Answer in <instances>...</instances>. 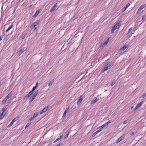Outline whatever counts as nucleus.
I'll return each instance as SVG.
<instances>
[{"label": "nucleus", "instance_id": "nucleus-29", "mask_svg": "<svg viewBox=\"0 0 146 146\" xmlns=\"http://www.w3.org/2000/svg\"><path fill=\"white\" fill-rule=\"evenodd\" d=\"M38 113H35L34 114L33 116V118H35V117L37 115Z\"/></svg>", "mask_w": 146, "mask_h": 146}, {"label": "nucleus", "instance_id": "nucleus-6", "mask_svg": "<svg viewBox=\"0 0 146 146\" xmlns=\"http://www.w3.org/2000/svg\"><path fill=\"white\" fill-rule=\"evenodd\" d=\"M48 106H45L40 112V114H42L43 113H44L46 112L48 109Z\"/></svg>", "mask_w": 146, "mask_h": 146}, {"label": "nucleus", "instance_id": "nucleus-22", "mask_svg": "<svg viewBox=\"0 0 146 146\" xmlns=\"http://www.w3.org/2000/svg\"><path fill=\"white\" fill-rule=\"evenodd\" d=\"M12 95V93L11 92L9 93L6 97L8 99Z\"/></svg>", "mask_w": 146, "mask_h": 146}, {"label": "nucleus", "instance_id": "nucleus-15", "mask_svg": "<svg viewBox=\"0 0 146 146\" xmlns=\"http://www.w3.org/2000/svg\"><path fill=\"white\" fill-rule=\"evenodd\" d=\"M13 27V25H12V24L8 28V29H6V31H5V32L6 33H7L9 31V30L11 29H12Z\"/></svg>", "mask_w": 146, "mask_h": 146}, {"label": "nucleus", "instance_id": "nucleus-43", "mask_svg": "<svg viewBox=\"0 0 146 146\" xmlns=\"http://www.w3.org/2000/svg\"><path fill=\"white\" fill-rule=\"evenodd\" d=\"M138 108L137 107V106L135 107V108L134 109V110H137V109H138Z\"/></svg>", "mask_w": 146, "mask_h": 146}, {"label": "nucleus", "instance_id": "nucleus-10", "mask_svg": "<svg viewBox=\"0 0 146 146\" xmlns=\"http://www.w3.org/2000/svg\"><path fill=\"white\" fill-rule=\"evenodd\" d=\"M130 5V3L127 4L123 8L121 12L123 13L126 10V9Z\"/></svg>", "mask_w": 146, "mask_h": 146}, {"label": "nucleus", "instance_id": "nucleus-46", "mask_svg": "<svg viewBox=\"0 0 146 146\" xmlns=\"http://www.w3.org/2000/svg\"><path fill=\"white\" fill-rule=\"evenodd\" d=\"M4 99V100H5L7 102V100L8 99V98H7L5 97Z\"/></svg>", "mask_w": 146, "mask_h": 146}, {"label": "nucleus", "instance_id": "nucleus-30", "mask_svg": "<svg viewBox=\"0 0 146 146\" xmlns=\"http://www.w3.org/2000/svg\"><path fill=\"white\" fill-rule=\"evenodd\" d=\"M6 102V101L5 100L3 99L2 102V104L3 105Z\"/></svg>", "mask_w": 146, "mask_h": 146}, {"label": "nucleus", "instance_id": "nucleus-47", "mask_svg": "<svg viewBox=\"0 0 146 146\" xmlns=\"http://www.w3.org/2000/svg\"><path fill=\"white\" fill-rule=\"evenodd\" d=\"M38 82H36V85H35V86H36V87H37V86H38Z\"/></svg>", "mask_w": 146, "mask_h": 146}, {"label": "nucleus", "instance_id": "nucleus-23", "mask_svg": "<svg viewBox=\"0 0 146 146\" xmlns=\"http://www.w3.org/2000/svg\"><path fill=\"white\" fill-rule=\"evenodd\" d=\"M54 82V79H53V80H51V81H50L48 84V86H51V85H52V84Z\"/></svg>", "mask_w": 146, "mask_h": 146}, {"label": "nucleus", "instance_id": "nucleus-38", "mask_svg": "<svg viewBox=\"0 0 146 146\" xmlns=\"http://www.w3.org/2000/svg\"><path fill=\"white\" fill-rule=\"evenodd\" d=\"M68 133L65 136H64V139H66V138H67L68 137Z\"/></svg>", "mask_w": 146, "mask_h": 146}, {"label": "nucleus", "instance_id": "nucleus-42", "mask_svg": "<svg viewBox=\"0 0 146 146\" xmlns=\"http://www.w3.org/2000/svg\"><path fill=\"white\" fill-rule=\"evenodd\" d=\"M115 82H112L111 84V86H113L115 84Z\"/></svg>", "mask_w": 146, "mask_h": 146}, {"label": "nucleus", "instance_id": "nucleus-45", "mask_svg": "<svg viewBox=\"0 0 146 146\" xmlns=\"http://www.w3.org/2000/svg\"><path fill=\"white\" fill-rule=\"evenodd\" d=\"M134 134H135V133H134V132H132V133H131V136H132V135H134Z\"/></svg>", "mask_w": 146, "mask_h": 146}, {"label": "nucleus", "instance_id": "nucleus-12", "mask_svg": "<svg viewBox=\"0 0 146 146\" xmlns=\"http://www.w3.org/2000/svg\"><path fill=\"white\" fill-rule=\"evenodd\" d=\"M128 47V45H125L123 46L122 48H121L120 50L119 51L121 52V51H124L126 48H127Z\"/></svg>", "mask_w": 146, "mask_h": 146}, {"label": "nucleus", "instance_id": "nucleus-41", "mask_svg": "<svg viewBox=\"0 0 146 146\" xmlns=\"http://www.w3.org/2000/svg\"><path fill=\"white\" fill-rule=\"evenodd\" d=\"M30 124H29V123H28L27 125H26V126L25 127V128H26L27 127H28L30 125Z\"/></svg>", "mask_w": 146, "mask_h": 146}, {"label": "nucleus", "instance_id": "nucleus-4", "mask_svg": "<svg viewBox=\"0 0 146 146\" xmlns=\"http://www.w3.org/2000/svg\"><path fill=\"white\" fill-rule=\"evenodd\" d=\"M146 7V4H144L142 5L139 8L137 12V13L138 14L144 8Z\"/></svg>", "mask_w": 146, "mask_h": 146}, {"label": "nucleus", "instance_id": "nucleus-7", "mask_svg": "<svg viewBox=\"0 0 146 146\" xmlns=\"http://www.w3.org/2000/svg\"><path fill=\"white\" fill-rule=\"evenodd\" d=\"M18 119V118L17 117H16L8 125V127H10L13 125L14 122L17 121Z\"/></svg>", "mask_w": 146, "mask_h": 146}, {"label": "nucleus", "instance_id": "nucleus-27", "mask_svg": "<svg viewBox=\"0 0 146 146\" xmlns=\"http://www.w3.org/2000/svg\"><path fill=\"white\" fill-rule=\"evenodd\" d=\"M39 13V10H37L36 11V12L35 13V16H37Z\"/></svg>", "mask_w": 146, "mask_h": 146}, {"label": "nucleus", "instance_id": "nucleus-3", "mask_svg": "<svg viewBox=\"0 0 146 146\" xmlns=\"http://www.w3.org/2000/svg\"><path fill=\"white\" fill-rule=\"evenodd\" d=\"M2 113L0 115V120L2 119L6 114V113H5L4 112L5 111V108H3L2 109Z\"/></svg>", "mask_w": 146, "mask_h": 146}, {"label": "nucleus", "instance_id": "nucleus-19", "mask_svg": "<svg viewBox=\"0 0 146 146\" xmlns=\"http://www.w3.org/2000/svg\"><path fill=\"white\" fill-rule=\"evenodd\" d=\"M143 102H141L140 103H139V104H138L137 105V107L139 108L140 106H141L143 104Z\"/></svg>", "mask_w": 146, "mask_h": 146}, {"label": "nucleus", "instance_id": "nucleus-48", "mask_svg": "<svg viewBox=\"0 0 146 146\" xmlns=\"http://www.w3.org/2000/svg\"><path fill=\"white\" fill-rule=\"evenodd\" d=\"M25 37L24 36H22L21 37V38L22 39H24Z\"/></svg>", "mask_w": 146, "mask_h": 146}, {"label": "nucleus", "instance_id": "nucleus-28", "mask_svg": "<svg viewBox=\"0 0 146 146\" xmlns=\"http://www.w3.org/2000/svg\"><path fill=\"white\" fill-rule=\"evenodd\" d=\"M30 97V95L28 94H27L26 95L24 98H23V100H24V99L25 98L26 99H28Z\"/></svg>", "mask_w": 146, "mask_h": 146}, {"label": "nucleus", "instance_id": "nucleus-34", "mask_svg": "<svg viewBox=\"0 0 146 146\" xmlns=\"http://www.w3.org/2000/svg\"><path fill=\"white\" fill-rule=\"evenodd\" d=\"M36 86H35L34 87H33V88L32 89V90H31V91L33 92L34 90H35V89H36Z\"/></svg>", "mask_w": 146, "mask_h": 146}, {"label": "nucleus", "instance_id": "nucleus-33", "mask_svg": "<svg viewBox=\"0 0 146 146\" xmlns=\"http://www.w3.org/2000/svg\"><path fill=\"white\" fill-rule=\"evenodd\" d=\"M111 121L110 120L108 121L107 123H106L107 125L111 123Z\"/></svg>", "mask_w": 146, "mask_h": 146}, {"label": "nucleus", "instance_id": "nucleus-31", "mask_svg": "<svg viewBox=\"0 0 146 146\" xmlns=\"http://www.w3.org/2000/svg\"><path fill=\"white\" fill-rule=\"evenodd\" d=\"M132 27H131V28H130L128 30V32L127 33V34H128L129 33L131 32V31H132Z\"/></svg>", "mask_w": 146, "mask_h": 146}, {"label": "nucleus", "instance_id": "nucleus-13", "mask_svg": "<svg viewBox=\"0 0 146 146\" xmlns=\"http://www.w3.org/2000/svg\"><path fill=\"white\" fill-rule=\"evenodd\" d=\"M124 138V137L123 136H121L119 138L116 142L117 143H118L121 141H122Z\"/></svg>", "mask_w": 146, "mask_h": 146}, {"label": "nucleus", "instance_id": "nucleus-18", "mask_svg": "<svg viewBox=\"0 0 146 146\" xmlns=\"http://www.w3.org/2000/svg\"><path fill=\"white\" fill-rule=\"evenodd\" d=\"M68 109H69V108L68 107V108H67L66 109V110H65V111H64V113H63V117H64V116L65 115L66 113L67 112H68Z\"/></svg>", "mask_w": 146, "mask_h": 146}, {"label": "nucleus", "instance_id": "nucleus-1", "mask_svg": "<svg viewBox=\"0 0 146 146\" xmlns=\"http://www.w3.org/2000/svg\"><path fill=\"white\" fill-rule=\"evenodd\" d=\"M120 22H119L117 23L114 25L113 27H112L111 30V33H113L114 32V31L119 26Z\"/></svg>", "mask_w": 146, "mask_h": 146}, {"label": "nucleus", "instance_id": "nucleus-20", "mask_svg": "<svg viewBox=\"0 0 146 146\" xmlns=\"http://www.w3.org/2000/svg\"><path fill=\"white\" fill-rule=\"evenodd\" d=\"M106 125H107L105 123H104V124H103L102 125H101V126H100V127H99L98 128H100V129H102V128H103L104 127H105V126H106Z\"/></svg>", "mask_w": 146, "mask_h": 146}, {"label": "nucleus", "instance_id": "nucleus-37", "mask_svg": "<svg viewBox=\"0 0 146 146\" xmlns=\"http://www.w3.org/2000/svg\"><path fill=\"white\" fill-rule=\"evenodd\" d=\"M127 120H126L123 122V123L124 124H126L127 123Z\"/></svg>", "mask_w": 146, "mask_h": 146}, {"label": "nucleus", "instance_id": "nucleus-36", "mask_svg": "<svg viewBox=\"0 0 146 146\" xmlns=\"http://www.w3.org/2000/svg\"><path fill=\"white\" fill-rule=\"evenodd\" d=\"M145 97H146V92L142 96V98H144Z\"/></svg>", "mask_w": 146, "mask_h": 146}, {"label": "nucleus", "instance_id": "nucleus-16", "mask_svg": "<svg viewBox=\"0 0 146 146\" xmlns=\"http://www.w3.org/2000/svg\"><path fill=\"white\" fill-rule=\"evenodd\" d=\"M35 97L34 96H32L30 97L29 99V103H31L34 100V99L35 98Z\"/></svg>", "mask_w": 146, "mask_h": 146}, {"label": "nucleus", "instance_id": "nucleus-25", "mask_svg": "<svg viewBox=\"0 0 146 146\" xmlns=\"http://www.w3.org/2000/svg\"><path fill=\"white\" fill-rule=\"evenodd\" d=\"M109 38H108L106 41L104 43V45H106L109 42Z\"/></svg>", "mask_w": 146, "mask_h": 146}, {"label": "nucleus", "instance_id": "nucleus-50", "mask_svg": "<svg viewBox=\"0 0 146 146\" xmlns=\"http://www.w3.org/2000/svg\"><path fill=\"white\" fill-rule=\"evenodd\" d=\"M133 108V107H131V108Z\"/></svg>", "mask_w": 146, "mask_h": 146}, {"label": "nucleus", "instance_id": "nucleus-39", "mask_svg": "<svg viewBox=\"0 0 146 146\" xmlns=\"http://www.w3.org/2000/svg\"><path fill=\"white\" fill-rule=\"evenodd\" d=\"M104 45H104V43L101 44V45H100V47H103V46Z\"/></svg>", "mask_w": 146, "mask_h": 146}, {"label": "nucleus", "instance_id": "nucleus-2", "mask_svg": "<svg viewBox=\"0 0 146 146\" xmlns=\"http://www.w3.org/2000/svg\"><path fill=\"white\" fill-rule=\"evenodd\" d=\"M27 48L25 47H23L20 49L19 51H18L17 54L18 55H20L22 53L25 51Z\"/></svg>", "mask_w": 146, "mask_h": 146}, {"label": "nucleus", "instance_id": "nucleus-32", "mask_svg": "<svg viewBox=\"0 0 146 146\" xmlns=\"http://www.w3.org/2000/svg\"><path fill=\"white\" fill-rule=\"evenodd\" d=\"M33 93V92L32 91H30L28 93V94L29 95H30H30H32V94Z\"/></svg>", "mask_w": 146, "mask_h": 146}, {"label": "nucleus", "instance_id": "nucleus-24", "mask_svg": "<svg viewBox=\"0 0 146 146\" xmlns=\"http://www.w3.org/2000/svg\"><path fill=\"white\" fill-rule=\"evenodd\" d=\"M111 65V63L110 62H109L106 65H105V66L107 67H108L109 68H110V66Z\"/></svg>", "mask_w": 146, "mask_h": 146}, {"label": "nucleus", "instance_id": "nucleus-17", "mask_svg": "<svg viewBox=\"0 0 146 146\" xmlns=\"http://www.w3.org/2000/svg\"><path fill=\"white\" fill-rule=\"evenodd\" d=\"M109 68H108V67H107V66H105L104 68H103L101 72H103L104 71L107 70Z\"/></svg>", "mask_w": 146, "mask_h": 146}, {"label": "nucleus", "instance_id": "nucleus-5", "mask_svg": "<svg viewBox=\"0 0 146 146\" xmlns=\"http://www.w3.org/2000/svg\"><path fill=\"white\" fill-rule=\"evenodd\" d=\"M84 98V96L83 95H81L79 98L77 102V104L78 105L83 100Z\"/></svg>", "mask_w": 146, "mask_h": 146}, {"label": "nucleus", "instance_id": "nucleus-44", "mask_svg": "<svg viewBox=\"0 0 146 146\" xmlns=\"http://www.w3.org/2000/svg\"><path fill=\"white\" fill-rule=\"evenodd\" d=\"M61 145V144H60V143L56 145L55 146H60Z\"/></svg>", "mask_w": 146, "mask_h": 146}, {"label": "nucleus", "instance_id": "nucleus-49", "mask_svg": "<svg viewBox=\"0 0 146 146\" xmlns=\"http://www.w3.org/2000/svg\"><path fill=\"white\" fill-rule=\"evenodd\" d=\"M62 136H60V137L58 138L60 139H61L62 138Z\"/></svg>", "mask_w": 146, "mask_h": 146}, {"label": "nucleus", "instance_id": "nucleus-11", "mask_svg": "<svg viewBox=\"0 0 146 146\" xmlns=\"http://www.w3.org/2000/svg\"><path fill=\"white\" fill-rule=\"evenodd\" d=\"M102 130V129H100L99 128V129L98 130H97L96 131L94 132L93 134L92 135V137H94V136H95L99 132H100Z\"/></svg>", "mask_w": 146, "mask_h": 146}, {"label": "nucleus", "instance_id": "nucleus-26", "mask_svg": "<svg viewBox=\"0 0 146 146\" xmlns=\"http://www.w3.org/2000/svg\"><path fill=\"white\" fill-rule=\"evenodd\" d=\"M146 19V15H145L143 16L142 18V20L144 21L145 19Z\"/></svg>", "mask_w": 146, "mask_h": 146}, {"label": "nucleus", "instance_id": "nucleus-35", "mask_svg": "<svg viewBox=\"0 0 146 146\" xmlns=\"http://www.w3.org/2000/svg\"><path fill=\"white\" fill-rule=\"evenodd\" d=\"M34 118L33 117H31L29 119V121H31L32 120H33V119Z\"/></svg>", "mask_w": 146, "mask_h": 146}, {"label": "nucleus", "instance_id": "nucleus-9", "mask_svg": "<svg viewBox=\"0 0 146 146\" xmlns=\"http://www.w3.org/2000/svg\"><path fill=\"white\" fill-rule=\"evenodd\" d=\"M39 21L38 20H37L36 21L34 22L31 25V27L32 28H34L37 25L39 24Z\"/></svg>", "mask_w": 146, "mask_h": 146}, {"label": "nucleus", "instance_id": "nucleus-40", "mask_svg": "<svg viewBox=\"0 0 146 146\" xmlns=\"http://www.w3.org/2000/svg\"><path fill=\"white\" fill-rule=\"evenodd\" d=\"M60 140V139H59V138H57L54 141V142H57V141H58V140Z\"/></svg>", "mask_w": 146, "mask_h": 146}, {"label": "nucleus", "instance_id": "nucleus-21", "mask_svg": "<svg viewBox=\"0 0 146 146\" xmlns=\"http://www.w3.org/2000/svg\"><path fill=\"white\" fill-rule=\"evenodd\" d=\"M38 91H39L38 90H36V92L33 94V96H34V97H35L38 93Z\"/></svg>", "mask_w": 146, "mask_h": 146}, {"label": "nucleus", "instance_id": "nucleus-14", "mask_svg": "<svg viewBox=\"0 0 146 146\" xmlns=\"http://www.w3.org/2000/svg\"><path fill=\"white\" fill-rule=\"evenodd\" d=\"M98 100V99L97 98H95V99H94L90 102V104H95L96 102Z\"/></svg>", "mask_w": 146, "mask_h": 146}, {"label": "nucleus", "instance_id": "nucleus-8", "mask_svg": "<svg viewBox=\"0 0 146 146\" xmlns=\"http://www.w3.org/2000/svg\"><path fill=\"white\" fill-rule=\"evenodd\" d=\"M58 6V5L57 3H56L54 4V5L51 7L50 10V12H52L54 10L55 8L57 7Z\"/></svg>", "mask_w": 146, "mask_h": 146}]
</instances>
